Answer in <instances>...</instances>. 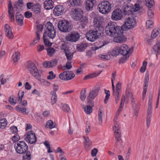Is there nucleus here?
Wrapping results in <instances>:
<instances>
[{
    "label": "nucleus",
    "instance_id": "1",
    "mask_svg": "<svg viewBox=\"0 0 160 160\" xmlns=\"http://www.w3.org/2000/svg\"><path fill=\"white\" fill-rule=\"evenodd\" d=\"M93 22L94 28L90 30L86 34L87 39L91 42H94L98 38L104 30V28L102 25V22L100 17L98 16L94 17Z\"/></svg>",
    "mask_w": 160,
    "mask_h": 160
},
{
    "label": "nucleus",
    "instance_id": "2",
    "mask_svg": "<svg viewBox=\"0 0 160 160\" xmlns=\"http://www.w3.org/2000/svg\"><path fill=\"white\" fill-rule=\"evenodd\" d=\"M123 29L122 26L120 27L116 22H111L107 25L105 30L107 35L110 36L114 37L117 33H121L120 32H122Z\"/></svg>",
    "mask_w": 160,
    "mask_h": 160
},
{
    "label": "nucleus",
    "instance_id": "3",
    "mask_svg": "<svg viewBox=\"0 0 160 160\" xmlns=\"http://www.w3.org/2000/svg\"><path fill=\"white\" fill-rule=\"evenodd\" d=\"M56 35V32L54 28L53 29H49L48 31H46V32H44L43 35V39L44 45L46 46H51L52 43L50 42L47 36H48L50 38L53 39L55 37Z\"/></svg>",
    "mask_w": 160,
    "mask_h": 160
},
{
    "label": "nucleus",
    "instance_id": "4",
    "mask_svg": "<svg viewBox=\"0 0 160 160\" xmlns=\"http://www.w3.org/2000/svg\"><path fill=\"white\" fill-rule=\"evenodd\" d=\"M152 93L150 92L149 95V99L148 103V108L147 114L146 123L147 126L148 128L150 124L151 121V117L152 112Z\"/></svg>",
    "mask_w": 160,
    "mask_h": 160
},
{
    "label": "nucleus",
    "instance_id": "5",
    "mask_svg": "<svg viewBox=\"0 0 160 160\" xmlns=\"http://www.w3.org/2000/svg\"><path fill=\"white\" fill-rule=\"evenodd\" d=\"M14 148L17 153L23 154L28 151V146L23 141H18L14 145Z\"/></svg>",
    "mask_w": 160,
    "mask_h": 160
},
{
    "label": "nucleus",
    "instance_id": "6",
    "mask_svg": "<svg viewBox=\"0 0 160 160\" xmlns=\"http://www.w3.org/2000/svg\"><path fill=\"white\" fill-rule=\"evenodd\" d=\"M111 9V4L107 1H104L99 4L97 9L99 12L103 14L109 12Z\"/></svg>",
    "mask_w": 160,
    "mask_h": 160
},
{
    "label": "nucleus",
    "instance_id": "7",
    "mask_svg": "<svg viewBox=\"0 0 160 160\" xmlns=\"http://www.w3.org/2000/svg\"><path fill=\"white\" fill-rule=\"evenodd\" d=\"M136 19L135 17L132 16L127 18L126 21L122 26L123 29L125 30L133 28L136 25Z\"/></svg>",
    "mask_w": 160,
    "mask_h": 160
},
{
    "label": "nucleus",
    "instance_id": "8",
    "mask_svg": "<svg viewBox=\"0 0 160 160\" xmlns=\"http://www.w3.org/2000/svg\"><path fill=\"white\" fill-rule=\"evenodd\" d=\"M27 68L30 73L36 78L38 79L40 77V75L35 64L32 61H28L27 62Z\"/></svg>",
    "mask_w": 160,
    "mask_h": 160
},
{
    "label": "nucleus",
    "instance_id": "9",
    "mask_svg": "<svg viewBox=\"0 0 160 160\" xmlns=\"http://www.w3.org/2000/svg\"><path fill=\"white\" fill-rule=\"evenodd\" d=\"M100 89L99 87H97L93 88L89 93L87 98L88 103L92 106H94V102L92 101L97 96L98 93Z\"/></svg>",
    "mask_w": 160,
    "mask_h": 160
},
{
    "label": "nucleus",
    "instance_id": "10",
    "mask_svg": "<svg viewBox=\"0 0 160 160\" xmlns=\"http://www.w3.org/2000/svg\"><path fill=\"white\" fill-rule=\"evenodd\" d=\"M70 27L69 22L67 20H61L58 22V28L62 32H69L70 30Z\"/></svg>",
    "mask_w": 160,
    "mask_h": 160
},
{
    "label": "nucleus",
    "instance_id": "11",
    "mask_svg": "<svg viewBox=\"0 0 160 160\" xmlns=\"http://www.w3.org/2000/svg\"><path fill=\"white\" fill-rule=\"evenodd\" d=\"M71 14L72 19L75 21H79L83 16V11L81 9L78 8L71 9Z\"/></svg>",
    "mask_w": 160,
    "mask_h": 160
},
{
    "label": "nucleus",
    "instance_id": "12",
    "mask_svg": "<svg viewBox=\"0 0 160 160\" xmlns=\"http://www.w3.org/2000/svg\"><path fill=\"white\" fill-rule=\"evenodd\" d=\"M114 126L113 127V130H114L115 135V139L117 141L115 144V145H117L118 142H120L121 140L120 137L121 136V131L120 129L121 128L118 123L117 122H115L114 124Z\"/></svg>",
    "mask_w": 160,
    "mask_h": 160
},
{
    "label": "nucleus",
    "instance_id": "13",
    "mask_svg": "<svg viewBox=\"0 0 160 160\" xmlns=\"http://www.w3.org/2000/svg\"><path fill=\"white\" fill-rule=\"evenodd\" d=\"M75 77L72 71H68L63 72L59 75V78L63 80L68 81L72 79Z\"/></svg>",
    "mask_w": 160,
    "mask_h": 160
},
{
    "label": "nucleus",
    "instance_id": "14",
    "mask_svg": "<svg viewBox=\"0 0 160 160\" xmlns=\"http://www.w3.org/2000/svg\"><path fill=\"white\" fill-rule=\"evenodd\" d=\"M118 50H119L120 54L123 56H126L130 53H131L133 49L132 47L129 48L125 44H122L120 47H118Z\"/></svg>",
    "mask_w": 160,
    "mask_h": 160
},
{
    "label": "nucleus",
    "instance_id": "15",
    "mask_svg": "<svg viewBox=\"0 0 160 160\" xmlns=\"http://www.w3.org/2000/svg\"><path fill=\"white\" fill-rule=\"evenodd\" d=\"M25 136V139L28 142L33 144L36 142L37 138L33 131L28 132Z\"/></svg>",
    "mask_w": 160,
    "mask_h": 160
},
{
    "label": "nucleus",
    "instance_id": "16",
    "mask_svg": "<svg viewBox=\"0 0 160 160\" xmlns=\"http://www.w3.org/2000/svg\"><path fill=\"white\" fill-rule=\"evenodd\" d=\"M122 12L119 8L115 9L112 12L111 18L112 20L118 21L120 20L122 17Z\"/></svg>",
    "mask_w": 160,
    "mask_h": 160
},
{
    "label": "nucleus",
    "instance_id": "17",
    "mask_svg": "<svg viewBox=\"0 0 160 160\" xmlns=\"http://www.w3.org/2000/svg\"><path fill=\"white\" fill-rule=\"evenodd\" d=\"M79 33L77 32H72L70 33L69 35L66 37V40L68 41L75 42L77 41L80 38Z\"/></svg>",
    "mask_w": 160,
    "mask_h": 160
},
{
    "label": "nucleus",
    "instance_id": "18",
    "mask_svg": "<svg viewBox=\"0 0 160 160\" xmlns=\"http://www.w3.org/2000/svg\"><path fill=\"white\" fill-rule=\"evenodd\" d=\"M64 8L63 6L58 5L55 6L53 10V14L56 16H58L64 13Z\"/></svg>",
    "mask_w": 160,
    "mask_h": 160
},
{
    "label": "nucleus",
    "instance_id": "19",
    "mask_svg": "<svg viewBox=\"0 0 160 160\" xmlns=\"http://www.w3.org/2000/svg\"><path fill=\"white\" fill-rule=\"evenodd\" d=\"M4 31L5 36L9 39H12L14 37L13 34L10 27L7 24L4 25Z\"/></svg>",
    "mask_w": 160,
    "mask_h": 160
},
{
    "label": "nucleus",
    "instance_id": "20",
    "mask_svg": "<svg viewBox=\"0 0 160 160\" xmlns=\"http://www.w3.org/2000/svg\"><path fill=\"white\" fill-rule=\"evenodd\" d=\"M8 13L9 17L12 22H13L14 20V11L12 7V2L10 0L8 1Z\"/></svg>",
    "mask_w": 160,
    "mask_h": 160
},
{
    "label": "nucleus",
    "instance_id": "21",
    "mask_svg": "<svg viewBox=\"0 0 160 160\" xmlns=\"http://www.w3.org/2000/svg\"><path fill=\"white\" fill-rule=\"evenodd\" d=\"M124 29H123L122 32L121 33H118L116 34L114 37L116 38V41L118 42L122 43L125 42L127 40V38L124 35H123L124 31H126Z\"/></svg>",
    "mask_w": 160,
    "mask_h": 160
},
{
    "label": "nucleus",
    "instance_id": "22",
    "mask_svg": "<svg viewBox=\"0 0 160 160\" xmlns=\"http://www.w3.org/2000/svg\"><path fill=\"white\" fill-rule=\"evenodd\" d=\"M70 7L73 8L81 7L82 5V0H68Z\"/></svg>",
    "mask_w": 160,
    "mask_h": 160
},
{
    "label": "nucleus",
    "instance_id": "23",
    "mask_svg": "<svg viewBox=\"0 0 160 160\" xmlns=\"http://www.w3.org/2000/svg\"><path fill=\"white\" fill-rule=\"evenodd\" d=\"M96 2L94 0H87L85 3V8L87 11L93 10V6L95 5Z\"/></svg>",
    "mask_w": 160,
    "mask_h": 160
},
{
    "label": "nucleus",
    "instance_id": "24",
    "mask_svg": "<svg viewBox=\"0 0 160 160\" xmlns=\"http://www.w3.org/2000/svg\"><path fill=\"white\" fill-rule=\"evenodd\" d=\"M54 3L52 0H46L43 2L44 8L48 10L53 8Z\"/></svg>",
    "mask_w": 160,
    "mask_h": 160
},
{
    "label": "nucleus",
    "instance_id": "25",
    "mask_svg": "<svg viewBox=\"0 0 160 160\" xmlns=\"http://www.w3.org/2000/svg\"><path fill=\"white\" fill-rule=\"evenodd\" d=\"M88 46V44L86 42L83 41L80 44H78L76 48L78 51L80 52H83L86 48Z\"/></svg>",
    "mask_w": 160,
    "mask_h": 160
},
{
    "label": "nucleus",
    "instance_id": "26",
    "mask_svg": "<svg viewBox=\"0 0 160 160\" xmlns=\"http://www.w3.org/2000/svg\"><path fill=\"white\" fill-rule=\"evenodd\" d=\"M79 20L80 21L78 23L79 28H84L85 26L88 23V18L86 17L83 16Z\"/></svg>",
    "mask_w": 160,
    "mask_h": 160
},
{
    "label": "nucleus",
    "instance_id": "27",
    "mask_svg": "<svg viewBox=\"0 0 160 160\" xmlns=\"http://www.w3.org/2000/svg\"><path fill=\"white\" fill-rule=\"evenodd\" d=\"M41 5L38 3H36L33 6L32 11L33 13L36 14H39L41 12Z\"/></svg>",
    "mask_w": 160,
    "mask_h": 160
},
{
    "label": "nucleus",
    "instance_id": "28",
    "mask_svg": "<svg viewBox=\"0 0 160 160\" xmlns=\"http://www.w3.org/2000/svg\"><path fill=\"white\" fill-rule=\"evenodd\" d=\"M123 11L125 15H129L132 14V8L130 6H126L123 8Z\"/></svg>",
    "mask_w": 160,
    "mask_h": 160
},
{
    "label": "nucleus",
    "instance_id": "29",
    "mask_svg": "<svg viewBox=\"0 0 160 160\" xmlns=\"http://www.w3.org/2000/svg\"><path fill=\"white\" fill-rule=\"evenodd\" d=\"M152 48L155 52L157 57L158 55L160 54V42H158V41H157Z\"/></svg>",
    "mask_w": 160,
    "mask_h": 160
},
{
    "label": "nucleus",
    "instance_id": "30",
    "mask_svg": "<svg viewBox=\"0 0 160 160\" xmlns=\"http://www.w3.org/2000/svg\"><path fill=\"white\" fill-rule=\"evenodd\" d=\"M64 52L66 56L67 59L68 61H71L73 58V53L66 48L64 49Z\"/></svg>",
    "mask_w": 160,
    "mask_h": 160
},
{
    "label": "nucleus",
    "instance_id": "31",
    "mask_svg": "<svg viewBox=\"0 0 160 160\" xmlns=\"http://www.w3.org/2000/svg\"><path fill=\"white\" fill-rule=\"evenodd\" d=\"M15 18L16 21L18 20L19 19H20L21 20L20 24L21 25H23V17L19 12H18L16 13Z\"/></svg>",
    "mask_w": 160,
    "mask_h": 160
},
{
    "label": "nucleus",
    "instance_id": "32",
    "mask_svg": "<svg viewBox=\"0 0 160 160\" xmlns=\"http://www.w3.org/2000/svg\"><path fill=\"white\" fill-rule=\"evenodd\" d=\"M56 123H54L53 121L51 120H48L46 122V127L47 128L52 129L55 127Z\"/></svg>",
    "mask_w": 160,
    "mask_h": 160
},
{
    "label": "nucleus",
    "instance_id": "33",
    "mask_svg": "<svg viewBox=\"0 0 160 160\" xmlns=\"http://www.w3.org/2000/svg\"><path fill=\"white\" fill-rule=\"evenodd\" d=\"M22 158V160H30L31 157V153L29 151H27L23 153Z\"/></svg>",
    "mask_w": 160,
    "mask_h": 160
},
{
    "label": "nucleus",
    "instance_id": "34",
    "mask_svg": "<svg viewBox=\"0 0 160 160\" xmlns=\"http://www.w3.org/2000/svg\"><path fill=\"white\" fill-rule=\"evenodd\" d=\"M20 53L19 52H15L12 57L11 58L14 62H17L20 59Z\"/></svg>",
    "mask_w": 160,
    "mask_h": 160
},
{
    "label": "nucleus",
    "instance_id": "35",
    "mask_svg": "<svg viewBox=\"0 0 160 160\" xmlns=\"http://www.w3.org/2000/svg\"><path fill=\"white\" fill-rule=\"evenodd\" d=\"M89 105H87L86 107H84L83 109L84 112L87 114H90L91 113L92 111V106H91L89 104Z\"/></svg>",
    "mask_w": 160,
    "mask_h": 160
},
{
    "label": "nucleus",
    "instance_id": "36",
    "mask_svg": "<svg viewBox=\"0 0 160 160\" xmlns=\"http://www.w3.org/2000/svg\"><path fill=\"white\" fill-rule=\"evenodd\" d=\"M54 27L52 24L50 22H48L45 24L44 28V32L48 31L49 29H54Z\"/></svg>",
    "mask_w": 160,
    "mask_h": 160
},
{
    "label": "nucleus",
    "instance_id": "37",
    "mask_svg": "<svg viewBox=\"0 0 160 160\" xmlns=\"http://www.w3.org/2000/svg\"><path fill=\"white\" fill-rule=\"evenodd\" d=\"M118 47H116L115 48H114L113 50L110 52V54L113 56H117L119 54H120V52L119 50H117L118 49Z\"/></svg>",
    "mask_w": 160,
    "mask_h": 160
},
{
    "label": "nucleus",
    "instance_id": "38",
    "mask_svg": "<svg viewBox=\"0 0 160 160\" xmlns=\"http://www.w3.org/2000/svg\"><path fill=\"white\" fill-rule=\"evenodd\" d=\"M160 29L159 28H157L154 29L152 32L151 36L152 38H155L158 35L159 33Z\"/></svg>",
    "mask_w": 160,
    "mask_h": 160
},
{
    "label": "nucleus",
    "instance_id": "39",
    "mask_svg": "<svg viewBox=\"0 0 160 160\" xmlns=\"http://www.w3.org/2000/svg\"><path fill=\"white\" fill-rule=\"evenodd\" d=\"M7 124V121L6 118H3L0 120V128H4Z\"/></svg>",
    "mask_w": 160,
    "mask_h": 160
},
{
    "label": "nucleus",
    "instance_id": "40",
    "mask_svg": "<svg viewBox=\"0 0 160 160\" xmlns=\"http://www.w3.org/2000/svg\"><path fill=\"white\" fill-rule=\"evenodd\" d=\"M145 4L148 8H151L154 5L153 0H145Z\"/></svg>",
    "mask_w": 160,
    "mask_h": 160
},
{
    "label": "nucleus",
    "instance_id": "41",
    "mask_svg": "<svg viewBox=\"0 0 160 160\" xmlns=\"http://www.w3.org/2000/svg\"><path fill=\"white\" fill-rule=\"evenodd\" d=\"M99 74V73H96L94 72L84 77L83 80H86L91 78H92L94 77L98 76Z\"/></svg>",
    "mask_w": 160,
    "mask_h": 160
},
{
    "label": "nucleus",
    "instance_id": "42",
    "mask_svg": "<svg viewBox=\"0 0 160 160\" xmlns=\"http://www.w3.org/2000/svg\"><path fill=\"white\" fill-rule=\"evenodd\" d=\"M152 37L151 36H148L145 39V41L147 44L149 45H152L154 42V41Z\"/></svg>",
    "mask_w": 160,
    "mask_h": 160
},
{
    "label": "nucleus",
    "instance_id": "43",
    "mask_svg": "<svg viewBox=\"0 0 160 160\" xmlns=\"http://www.w3.org/2000/svg\"><path fill=\"white\" fill-rule=\"evenodd\" d=\"M86 89H84V91L82 90L80 93V98L82 101H83L86 98Z\"/></svg>",
    "mask_w": 160,
    "mask_h": 160
},
{
    "label": "nucleus",
    "instance_id": "44",
    "mask_svg": "<svg viewBox=\"0 0 160 160\" xmlns=\"http://www.w3.org/2000/svg\"><path fill=\"white\" fill-rule=\"evenodd\" d=\"M116 90L115 92L117 95L119 94L120 92L121 91V85L119 82H118L116 85Z\"/></svg>",
    "mask_w": 160,
    "mask_h": 160
},
{
    "label": "nucleus",
    "instance_id": "45",
    "mask_svg": "<svg viewBox=\"0 0 160 160\" xmlns=\"http://www.w3.org/2000/svg\"><path fill=\"white\" fill-rule=\"evenodd\" d=\"M105 93L106 94L105 98L104 99V102L105 104L107 103L109 98L110 94L109 93L110 91L109 90H107L106 89L104 90Z\"/></svg>",
    "mask_w": 160,
    "mask_h": 160
},
{
    "label": "nucleus",
    "instance_id": "46",
    "mask_svg": "<svg viewBox=\"0 0 160 160\" xmlns=\"http://www.w3.org/2000/svg\"><path fill=\"white\" fill-rule=\"evenodd\" d=\"M52 95L51 98V103L53 105L57 101V94H50Z\"/></svg>",
    "mask_w": 160,
    "mask_h": 160
},
{
    "label": "nucleus",
    "instance_id": "47",
    "mask_svg": "<svg viewBox=\"0 0 160 160\" xmlns=\"http://www.w3.org/2000/svg\"><path fill=\"white\" fill-rule=\"evenodd\" d=\"M24 94V92L22 90H20L18 93L19 98L18 99V102L20 101V103H21L22 101V98Z\"/></svg>",
    "mask_w": 160,
    "mask_h": 160
},
{
    "label": "nucleus",
    "instance_id": "48",
    "mask_svg": "<svg viewBox=\"0 0 160 160\" xmlns=\"http://www.w3.org/2000/svg\"><path fill=\"white\" fill-rule=\"evenodd\" d=\"M148 15L150 18H152L154 17V12L152 9L150 8H148L147 11Z\"/></svg>",
    "mask_w": 160,
    "mask_h": 160
},
{
    "label": "nucleus",
    "instance_id": "49",
    "mask_svg": "<svg viewBox=\"0 0 160 160\" xmlns=\"http://www.w3.org/2000/svg\"><path fill=\"white\" fill-rule=\"evenodd\" d=\"M98 121H99V123L100 124L102 122V110L99 109L98 114Z\"/></svg>",
    "mask_w": 160,
    "mask_h": 160
},
{
    "label": "nucleus",
    "instance_id": "50",
    "mask_svg": "<svg viewBox=\"0 0 160 160\" xmlns=\"http://www.w3.org/2000/svg\"><path fill=\"white\" fill-rule=\"evenodd\" d=\"M129 56H124L123 57L121 58L119 60V63H123L126 62L127 60L128 59Z\"/></svg>",
    "mask_w": 160,
    "mask_h": 160
},
{
    "label": "nucleus",
    "instance_id": "51",
    "mask_svg": "<svg viewBox=\"0 0 160 160\" xmlns=\"http://www.w3.org/2000/svg\"><path fill=\"white\" fill-rule=\"evenodd\" d=\"M55 51V49L53 48H51L47 49L48 54L49 56H52Z\"/></svg>",
    "mask_w": 160,
    "mask_h": 160
},
{
    "label": "nucleus",
    "instance_id": "52",
    "mask_svg": "<svg viewBox=\"0 0 160 160\" xmlns=\"http://www.w3.org/2000/svg\"><path fill=\"white\" fill-rule=\"evenodd\" d=\"M62 110L64 112H69L70 111L69 106L66 104H65L63 105Z\"/></svg>",
    "mask_w": 160,
    "mask_h": 160
},
{
    "label": "nucleus",
    "instance_id": "53",
    "mask_svg": "<svg viewBox=\"0 0 160 160\" xmlns=\"http://www.w3.org/2000/svg\"><path fill=\"white\" fill-rule=\"evenodd\" d=\"M50 63L51 68L54 67L58 64L57 60L56 59H53L50 62Z\"/></svg>",
    "mask_w": 160,
    "mask_h": 160
},
{
    "label": "nucleus",
    "instance_id": "54",
    "mask_svg": "<svg viewBox=\"0 0 160 160\" xmlns=\"http://www.w3.org/2000/svg\"><path fill=\"white\" fill-rule=\"evenodd\" d=\"M99 56L100 58H102V59L104 60H107L109 59L110 58V55L108 54L106 55H100Z\"/></svg>",
    "mask_w": 160,
    "mask_h": 160
},
{
    "label": "nucleus",
    "instance_id": "55",
    "mask_svg": "<svg viewBox=\"0 0 160 160\" xmlns=\"http://www.w3.org/2000/svg\"><path fill=\"white\" fill-rule=\"evenodd\" d=\"M53 90L50 92V94H55V95H56V92L58 89V88H59L58 86V85L53 84Z\"/></svg>",
    "mask_w": 160,
    "mask_h": 160
},
{
    "label": "nucleus",
    "instance_id": "56",
    "mask_svg": "<svg viewBox=\"0 0 160 160\" xmlns=\"http://www.w3.org/2000/svg\"><path fill=\"white\" fill-rule=\"evenodd\" d=\"M153 22L151 20H148L146 22V26L148 29L151 28V27L152 26Z\"/></svg>",
    "mask_w": 160,
    "mask_h": 160
},
{
    "label": "nucleus",
    "instance_id": "57",
    "mask_svg": "<svg viewBox=\"0 0 160 160\" xmlns=\"http://www.w3.org/2000/svg\"><path fill=\"white\" fill-rule=\"evenodd\" d=\"M49 75L47 77V79H52L55 78L56 77L55 74H54L53 72L52 71H50L49 72Z\"/></svg>",
    "mask_w": 160,
    "mask_h": 160
},
{
    "label": "nucleus",
    "instance_id": "58",
    "mask_svg": "<svg viewBox=\"0 0 160 160\" xmlns=\"http://www.w3.org/2000/svg\"><path fill=\"white\" fill-rule=\"evenodd\" d=\"M20 137L18 134H15L12 138V140L14 142H18L20 139Z\"/></svg>",
    "mask_w": 160,
    "mask_h": 160
},
{
    "label": "nucleus",
    "instance_id": "59",
    "mask_svg": "<svg viewBox=\"0 0 160 160\" xmlns=\"http://www.w3.org/2000/svg\"><path fill=\"white\" fill-rule=\"evenodd\" d=\"M23 4H20V3L16 2L14 5L13 7L15 8L18 9V10L23 7Z\"/></svg>",
    "mask_w": 160,
    "mask_h": 160
},
{
    "label": "nucleus",
    "instance_id": "60",
    "mask_svg": "<svg viewBox=\"0 0 160 160\" xmlns=\"http://www.w3.org/2000/svg\"><path fill=\"white\" fill-rule=\"evenodd\" d=\"M10 129L11 132L14 134L17 133L18 131L17 128L14 126L11 127Z\"/></svg>",
    "mask_w": 160,
    "mask_h": 160
},
{
    "label": "nucleus",
    "instance_id": "61",
    "mask_svg": "<svg viewBox=\"0 0 160 160\" xmlns=\"http://www.w3.org/2000/svg\"><path fill=\"white\" fill-rule=\"evenodd\" d=\"M140 9L139 4H135L134 5V8H132V10L134 12H137Z\"/></svg>",
    "mask_w": 160,
    "mask_h": 160
},
{
    "label": "nucleus",
    "instance_id": "62",
    "mask_svg": "<svg viewBox=\"0 0 160 160\" xmlns=\"http://www.w3.org/2000/svg\"><path fill=\"white\" fill-rule=\"evenodd\" d=\"M84 142L83 144L85 148L88 147V143L89 142V139L88 137H84Z\"/></svg>",
    "mask_w": 160,
    "mask_h": 160
},
{
    "label": "nucleus",
    "instance_id": "63",
    "mask_svg": "<svg viewBox=\"0 0 160 160\" xmlns=\"http://www.w3.org/2000/svg\"><path fill=\"white\" fill-rule=\"evenodd\" d=\"M50 64V62L49 61H45L43 62L42 63V65L45 68H51Z\"/></svg>",
    "mask_w": 160,
    "mask_h": 160
},
{
    "label": "nucleus",
    "instance_id": "64",
    "mask_svg": "<svg viewBox=\"0 0 160 160\" xmlns=\"http://www.w3.org/2000/svg\"><path fill=\"white\" fill-rule=\"evenodd\" d=\"M24 15L25 18H29L32 16V13L29 11H26L25 12Z\"/></svg>",
    "mask_w": 160,
    "mask_h": 160
}]
</instances>
